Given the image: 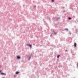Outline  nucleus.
<instances>
[{
  "mask_svg": "<svg viewBox=\"0 0 78 78\" xmlns=\"http://www.w3.org/2000/svg\"><path fill=\"white\" fill-rule=\"evenodd\" d=\"M17 58L19 59H20V56H17Z\"/></svg>",
  "mask_w": 78,
  "mask_h": 78,
  "instance_id": "nucleus-1",
  "label": "nucleus"
},
{
  "mask_svg": "<svg viewBox=\"0 0 78 78\" xmlns=\"http://www.w3.org/2000/svg\"><path fill=\"white\" fill-rule=\"evenodd\" d=\"M74 46L75 47H76V43H74Z\"/></svg>",
  "mask_w": 78,
  "mask_h": 78,
  "instance_id": "nucleus-2",
  "label": "nucleus"
},
{
  "mask_svg": "<svg viewBox=\"0 0 78 78\" xmlns=\"http://www.w3.org/2000/svg\"><path fill=\"white\" fill-rule=\"evenodd\" d=\"M1 75H6V74L5 73H1Z\"/></svg>",
  "mask_w": 78,
  "mask_h": 78,
  "instance_id": "nucleus-3",
  "label": "nucleus"
},
{
  "mask_svg": "<svg viewBox=\"0 0 78 78\" xmlns=\"http://www.w3.org/2000/svg\"><path fill=\"white\" fill-rule=\"evenodd\" d=\"M27 45H28V46H29L31 48V44H27Z\"/></svg>",
  "mask_w": 78,
  "mask_h": 78,
  "instance_id": "nucleus-4",
  "label": "nucleus"
},
{
  "mask_svg": "<svg viewBox=\"0 0 78 78\" xmlns=\"http://www.w3.org/2000/svg\"><path fill=\"white\" fill-rule=\"evenodd\" d=\"M19 73V72L18 71H17L16 72V74H18Z\"/></svg>",
  "mask_w": 78,
  "mask_h": 78,
  "instance_id": "nucleus-5",
  "label": "nucleus"
},
{
  "mask_svg": "<svg viewBox=\"0 0 78 78\" xmlns=\"http://www.w3.org/2000/svg\"><path fill=\"white\" fill-rule=\"evenodd\" d=\"M60 56V55H57V58H59V57Z\"/></svg>",
  "mask_w": 78,
  "mask_h": 78,
  "instance_id": "nucleus-6",
  "label": "nucleus"
},
{
  "mask_svg": "<svg viewBox=\"0 0 78 78\" xmlns=\"http://www.w3.org/2000/svg\"><path fill=\"white\" fill-rule=\"evenodd\" d=\"M69 20H70V19H71V18L70 17L69 18Z\"/></svg>",
  "mask_w": 78,
  "mask_h": 78,
  "instance_id": "nucleus-7",
  "label": "nucleus"
},
{
  "mask_svg": "<svg viewBox=\"0 0 78 78\" xmlns=\"http://www.w3.org/2000/svg\"><path fill=\"white\" fill-rule=\"evenodd\" d=\"M54 0H52V2H54Z\"/></svg>",
  "mask_w": 78,
  "mask_h": 78,
  "instance_id": "nucleus-8",
  "label": "nucleus"
},
{
  "mask_svg": "<svg viewBox=\"0 0 78 78\" xmlns=\"http://www.w3.org/2000/svg\"><path fill=\"white\" fill-rule=\"evenodd\" d=\"M55 34H56V33H55Z\"/></svg>",
  "mask_w": 78,
  "mask_h": 78,
  "instance_id": "nucleus-9",
  "label": "nucleus"
},
{
  "mask_svg": "<svg viewBox=\"0 0 78 78\" xmlns=\"http://www.w3.org/2000/svg\"><path fill=\"white\" fill-rule=\"evenodd\" d=\"M2 72V70H0V72Z\"/></svg>",
  "mask_w": 78,
  "mask_h": 78,
  "instance_id": "nucleus-10",
  "label": "nucleus"
},
{
  "mask_svg": "<svg viewBox=\"0 0 78 78\" xmlns=\"http://www.w3.org/2000/svg\"><path fill=\"white\" fill-rule=\"evenodd\" d=\"M34 45H35L34 44Z\"/></svg>",
  "mask_w": 78,
  "mask_h": 78,
  "instance_id": "nucleus-11",
  "label": "nucleus"
},
{
  "mask_svg": "<svg viewBox=\"0 0 78 78\" xmlns=\"http://www.w3.org/2000/svg\"><path fill=\"white\" fill-rule=\"evenodd\" d=\"M66 30H68V29H66Z\"/></svg>",
  "mask_w": 78,
  "mask_h": 78,
  "instance_id": "nucleus-12",
  "label": "nucleus"
}]
</instances>
